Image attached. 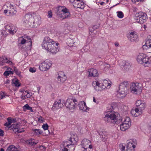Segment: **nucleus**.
I'll use <instances>...</instances> for the list:
<instances>
[{"instance_id":"obj_1","label":"nucleus","mask_w":151,"mask_h":151,"mask_svg":"<svg viewBox=\"0 0 151 151\" xmlns=\"http://www.w3.org/2000/svg\"><path fill=\"white\" fill-rule=\"evenodd\" d=\"M112 107L111 109L110 108L109 110H108L104 112V120L106 123L109 124H118L121 120L119 118L120 115L117 112L112 110L113 107L111 105H110V107Z\"/></svg>"},{"instance_id":"obj_2","label":"nucleus","mask_w":151,"mask_h":151,"mask_svg":"<svg viewBox=\"0 0 151 151\" xmlns=\"http://www.w3.org/2000/svg\"><path fill=\"white\" fill-rule=\"evenodd\" d=\"M59 45L58 43H56L49 37L47 36L44 37L42 46L43 48L49 52L50 54H55L59 51V49L55 46H58Z\"/></svg>"},{"instance_id":"obj_3","label":"nucleus","mask_w":151,"mask_h":151,"mask_svg":"<svg viewBox=\"0 0 151 151\" xmlns=\"http://www.w3.org/2000/svg\"><path fill=\"white\" fill-rule=\"evenodd\" d=\"M24 22L32 28H37L41 24L40 17L38 15L26 14L23 19Z\"/></svg>"},{"instance_id":"obj_4","label":"nucleus","mask_w":151,"mask_h":151,"mask_svg":"<svg viewBox=\"0 0 151 151\" xmlns=\"http://www.w3.org/2000/svg\"><path fill=\"white\" fill-rule=\"evenodd\" d=\"M128 87L129 84L127 81H124L119 85V93L121 97H124L127 95L128 92Z\"/></svg>"},{"instance_id":"obj_5","label":"nucleus","mask_w":151,"mask_h":151,"mask_svg":"<svg viewBox=\"0 0 151 151\" xmlns=\"http://www.w3.org/2000/svg\"><path fill=\"white\" fill-rule=\"evenodd\" d=\"M137 60L141 64H144L145 66H148L150 63V61L149 60L148 57L143 53L139 54L137 56Z\"/></svg>"},{"instance_id":"obj_6","label":"nucleus","mask_w":151,"mask_h":151,"mask_svg":"<svg viewBox=\"0 0 151 151\" xmlns=\"http://www.w3.org/2000/svg\"><path fill=\"white\" fill-rule=\"evenodd\" d=\"M7 8L6 9H5L4 10V13L5 14L8 13V15H10L12 16L14 14H16L17 11L15 10L14 7V5L9 3H8L6 5L4 6V8Z\"/></svg>"},{"instance_id":"obj_7","label":"nucleus","mask_w":151,"mask_h":151,"mask_svg":"<svg viewBox=\"0 0 151 151\" xmlns=\"http://www.w3.org/2000/svg\"><path fill=\"white\" fill-rule=\"evenodd\" d=\"M19 45H23L27 44V45L30 47L32 45V41L30 37L27 35H24L19 38Z\"/></svg>"},{"instance_id":"obj_8","label":"nucleus","mask_w":151,"mask_h":151,"mask_svg":"<svg viewBox=\"0 0 151 151\" xmlns=\"http://www.w3.org/2000/svg\"><path fill=\"white\" fill-rule=\"evenodd\" d=\"M131 125V122L129 117L124 118L122 123L120 126V129L123 131H125L129 128Z\"/></svg>"},{"instance_id":"obj_9","label":"nucleus","mask_w":151,"mask_h":151,"mask_svg":"<svg viewBox=\"0 0 151 151\" xmlns=\"http://www.w3.org/2000/svg\"><path fill=\"white\" fill-rule=\"evenodd\" d=\"M77 102L76 100L75 99H67L65 104L66 107L70 110H74L77 104L76 103Z\"/></svg>"},{"instance_id":"obj_10","label":"nucleus","mask_w":151,"mask_h":151,"mask_svg":"<svg viewBox=\"0 0 151 151\" xmlns=\"http://www.w3.org/2000/svg\"><path fill=\"white\" fill-rule=\"evenodd\" d=\"M130 89L132 93L137 94L138 92L140 93L142 89L139 83H132L130 85Z\"/></svg>"},{"instance_id":"obj_11","label":"nucleus","mask_w":151,"mask_h":151,"mask_svg":"<svg viewBox=\"0 0 151 151\" xmlns=\"http://www.w3.org/2000/svg\"><path fill=\"white\" fill-rule=\"evenodd\" d=\"M81 145L85 150L84 151H89V150L92 148L90 141L87 139H85L82 140Z\"/></svg>"},{"instance_id":"obj_12","label":"nucleus","mask_w":151,"mask_h":151,"mask_svg":"<svg viewBox=\"0 0 151 151\" xmlns=\"http://www.w3.org/2000/svg\"><path fill=\"white\" fill-rule=\"evenodd\" d=\"M51 65V63L49 61L47 60L41 63V65L39 66V68L42 71H45L48 70Z\"/></svg>"},{"instance_id":"obj_13","label":"nucleus","mask_w":151,"mask_h":151,"mask_svg":"<svg viewBox=\"0 0 151 151\" xmlns=\"http://www.w3.org/2000/svg\"><path fill=\"white\" fill-rule=\"evenodd\" d=\"M5 29L7 32L12 35L15 33L17 30V27L11 24L6 25L5 26Z\"/></svg>"},{"instance_id":"obj_14","label":"nucleus","mask_w":151,"mask_h":151,"mask_svg":"<svg viewBox=\"0 0 151 151\" xmlns=\"http://www.w3.org/2000/svg\"><path fill=\"white\" fill-rule=\"evenodd\" d=\"M136 108L141 112H142V110L144 109L146 106L145 102L141 100H139L136 101Z\"/></svg>"},{"instance_id":"obj_15","label":"nucleus","mask_w":151,"mask_h":151,"mask_svg":"<svg viewBox=\"0 0 151 151\" xmlns=\"http://www.w3.org/2000/svg\"><path fill=\"white\" fill-rule=\"evenodd\" d=\"M66 142H68V146H70V148L69 149V150H70V151H74L75 147L74 145H75V143L76 142L74 139L72 137H70L69 139Z\"/></svg>"},{"instance_id":"obj_16","label":"nucleus","mask_w":151,"mask_h":151,"mask_svg":"<svg viewBox=\"0 0 151 151\" xmlns=\"http://www.w3.org/2000/svg\"><path fill=\"white\" fill-rule=\"evenodd\" d=\"M70 16V14L69 10L65 8L59 17L64 19L69 17Z\"/></svg>"},{"instance_id":"obj_17","label":"nucleus","mask_w":151,"mask_h":151,"mask_svg":"<svg viewBox=\"0 0 151 151\" xmlns=\"http://www.w3.org/2000/svg\"><path fill=\"white\" fill-rule=\"evenodd\" d=\"M127 37L129 40L132 42L137 40L138 35L135 34L134 32H131L129 34H128Z\"/></svg>"},{"instance_id":"obj_18","label":"nucleus","mask_w":151,"mask_h":151,"mask_svg":"<svg viewBox=\"0 0 151 151\" xmlns=\"http://www.w3.org/2000/svg\"><path fill=\"white\" fill-rule=\"evenodd\" d=\"M92 85L97 91H101L104 90L103 88H102V86H101V83L98 81L93 82L92 83Z\"/></svg>"},{"instance_id":"obj_19","label":"nucleus","mask_w":151,"mask_h":151,"mask_svg":"<svg viewBox=\"0 0 151 151\" xmlns=\"http://www.w3.org/2000/svg\"><path fill=\"white\" fill-rule=\"evenodd\" d=\"M80 110L84 111H88V108L86 105V103L83 101H81L78 105Z\"/></svg>"},{"instance_id":"obj_20","label":"nucleus","mask_w":151,"mask_h":151,"mask_svg":"<svg viewBox=\"0 0 151 151\" xmlns=\"http://www.w3.org/2000/svg\"><path fill=\"white\" fill-rule=\"evenodd\" d=\"M147 19L146 14L143 13L142 15L138 18V19H136V20L137 22H138L140 24H142L146 22Z\"/></svg>"},{"instance_id":"obj_21","label":"nucleus","mask_w":151,"mask_h":151,"mask_svg":"<svg viewBox=\"0 0 151 151\" xmlns=\"http://www.w3.org/2000/svg\"><path fill=\"white\" fill-rule=\"evenodd\" d=\"M63 104L61 103V100L60 99L58 101H55L53 104L52 108L58 109L63 106Z\"/></svg>"},{"instance_id":"obj_22","label":"nucleus","mask_w":151,"mask_h":151,"mask_svg":"<svg viewBox=\"0 0 151 151\" xmlns=\"http://www.w3.org/2000/svg\"><path fill=\"white\" fill-rule=\"evenodd\" d=\"M73 5L75 8L83 9L84 7V3L83 2L76 1L73 3Z\"/></svg>"},{"instance_id":"obj_23","label":"nucleus","mask_w":151,"mask_h":151,"mask_svg":"<svg viewBox=\"0 0 151 151\" xmlns=\"http://www.w3.org/2000/svg\"><path fill=\"white\" fill-rule=\"evenodd\" d=\"M88 72L89 76L95 77L97 76L98 75V71L95 69L91 68L89 70Z\"/></svg>"},{"instance_id":"obj_24","label":"nucleus","mask_w":151,"mask_h":151,"mask_svg":"<svg viewBox=\"0 0 151 151\" xmlns=\"http://www.w3.org/2000/svg\"><path fill=\"white\" fill-rule=\"evenodd\" d=\"M131 113L133 116L137 117L142 114V112H141V111L136 108L135 109H132L131 110Z\"/></svg>"},{"instance_id":"obj_25","label":"nucleus","mask_w":151,"mask_h":151,"mask_svg":"<svg viewBox=\"0 0 151 151\" xmlns=\"http://www.w3.org/2000/svg\"><path fill=\"white\" fill-rule=\"evenodd\" d=\"M101 86H102V88H103V89H104L106 88L107 89L109 88L111 85L110 83L106 80H104L103 83H101Z\"/></svg>"},{"instance_id":"obj_26","label":"nucleus","mask_w":151,"mask_h":151,"mask_svg":"<svg viewBox=\"0 0 151 151\" xmlns=\"http://www.w3.org/2000/svg\"><path fill=\"white\" fill-rule=\"evenodd\" d=\"M99 134L103 141H105L107 138V134L106 132L105 131L100 132L99 133Z\"/></svg>"},{"instance_id":"obj_27","label":"nucleus","mask_w":151,"mask_h":151,"mask_svg":"<svg viewBox=\"0 0 151 151\" xmlns=\"http://www.w3.org/2000/svg\"><path fill=\"white\" fill-rule=\"evenodd\" d=\"M26 143L32 146H35L37 143V142L33 139H30L26 141Z\"/></svg>"},{"instance_id":"obj_28","label":"nucleus","mask_w":151,"mask_h":151,"mask_svg":"<svg viewBox=\"0 0 151 151\" xmlns=\"http://www.w3.org/2000/svg\"><path fill=\"white\" fill-rule=\"evenodd\" d=\"M65 7L63 6H59L56 8V13L59 17L63 11L64 10Z\"/></svg>"},{"instance_id":"obj_29","label":"nucleus","mask_w":151,"mask_h":151,"mask_svg":"<svg viewBox=\"0 0 151 151\" xmlns=\"http://www.w3.org/2000/svg\"><path fill=\"white\" fill-rule=\"evenodd\" d=\"M127 143V148H131L132 147L133 148H135V145H136V142H135L134 141L132 140H130L128 141Z\"/></svg>"},{"instance_id":"obj_30","label":"nucleus","mask_w":151,"mask_h":151,"mask_svg":"<svg viewBox=\"0 0 151 151\" xmlns=\"http://www.w3.org/2000/svg\"><path fill=\"white\" fill-rule=\"evenodd\" d=\"M146 44L149 46V48H151V36H148L146 40Z\"/></svg>"},{"instance_id":"obj_31","label":"nucleus","mask_w":151,"mask_h":151,"mask_svg":"<svg viewBox=\"0 0 151 151\" xmlns=\"http://www.w3.org/2000/svg\"><path fill=\"white\" fill-rule=\"evenodd\" d=\"M6 151H18V150L14 146L11 145L7 148Z\"/></svg>"},{"instance_id":"obj_32","label":"nucleus","mask_w":151,"mask_h":151,"mask_svg":"<svg viewBox=\"0 0 151 151\" xmlns=\"http://www.w3.org/2000/svg\"><path fill=\"white\" fill-rule=\"evenodd\" d=\"M75 42L73 40L70 38H68L67 40V43L69 46H73Z\"/></svg>"},{"instance_id":"obj_33","label":"nucleus","mask_w":151,"mask_h":151,"mask_svg":"<svg viewBox=\"0 0 151 151\" xmlns=\"http://www.w3.org/2000/svg\"><path fill=\"white\" fill-rule=\"evenodd\" d=\"M33 132L37 135H40L42 133V131L41 130L39 129H33Z\"/></svg>"},{"instance_id":"obj_34","label":"nucleus","mask_w":151,"mask_h":151,"mask_svg":"<svg viewBox=\"0 0 151 151\" xmlns=\"http://www.w3.org/2000/svg\"><path fill=\"white\" fill-rule=\"evenodd\" d=\"M63 76L64 78L59 76L58 77V81L61 83L64 82L66 80V78L65 77V75H64Z\"/></svg>"},{"instance_id":"obj_35","label":"nucleus","mask_w":151,"mask_h":151,"mask_svg":"<svg viewBox=\"0 0 151 151\" xmlns=\"http://www.w3.org/2000/svg\"><path fill=\"white\" fill-rule=\"evenodd\" d=\"M23 109L24 111H25L27 110H30L31 112H33V110L32 109V108L30 107L29 105L26 104L23 107Z\"/></svg>"},{"instance_id":"obj_36","label":"nucleus","mask_w":151,"mask_h":151,"mask_svg":"<svg viewBox=\"0 0 151 151\" xmlns=\"http://www.w3.org/2000/svg\"><path fill=\"white\" fill-rule=\"evenodd\" d=\"M27 91H23L22 92L21 98L22 99H25L26 98L27 95Z\"/></svg>"},{"instance_id":"obj_37","label":"nucleus","mask_w":151,"mask_h":151,"mask_svg":"<svg viewBox=\"0 0 151 151\" xmlns=\"http://www.w3.org/2000/svg\"><path fill=\"white\" fill-rule=\"evenodd\" d=\"M13 69L15 73L18 76H20L21 72L17 69L16 67L15 66L14 67Z\"/></svg>"},{"instance_id":"obj_38","label":"nucleus","mask_w":151,"mask_h":151,"mask_svg":"<svg viewBox=\"0 0 151 151\" xmlns=\"http://www.w3.org/2000/svg\"><path fill=\"white\" fill-rule=\"evenodd\" d=\"M12 86H15L17 87H19L20 86V83L18 80H16L14 82H13V81H12Z\"/></svg>"},{"instance_id":"obj_39","label":"nucleus","mask_w":151,"mask_h":151,"mask_svg":"<svg viewBox=\"0 0 151 151\" xmlns=\"http://www.w3.org/2000/svg\"><path fill=\"white\" fill-rule=\"evenodd\" d=\"M14 131L15 132H17V133H21L24 132V130L23 128H15L14 129Z\"/></svg>"},{"instance_id":"obj_40","label":"nucleus","mask_w":151,"mask_h":151,"mask_svg":"<svg viewBox=\"0 0 151 151\" xmlns=\"http://www.w3.org/2000/svg\"><path fill=\"white\" fill-rule=\"evenodd\" d=\"M13 72L11 70L9 71H6L4 73V75L5 76H8L10 74H13Z\"/></svg>"},{"instance_id":"obj_41","label":"nucleus","mask_w":151,"mask_h":151,"mask_svg":"<svg viewBox=\"0 0 151 151\" xmlns=\"http://www.w3.org/2000/svg\"><path fill=\"white\" fill-rule=\"evenodd\" d=\"M38 121L40 123H43L45 121V119L41 116H39L37 118Z\"/></svg>"},{"instance_id":"obj_42","label":"nucleus","mask_w":151,"mask_h":151,"mask_svg":"<svg viewBox=\"0 0 151 151\" xmlns=\"http://www.w3.org/2000/svg\"><path fill=\"white\" fill-rule=\"evenodd\" d=\"M117 17L119 18H122L124 17L123 13L121 11L117 12Z\"/></svg>"},{"instance_id":"obj_43","label":"nucleus","mask_w":151,"mask_h":151,"mask_svg":"<svg viewBox=\"0 0 151 151\" xmlns=\"http://www.w3.org/2000/svg\"><path fill=\"white\" fill-rule=\"evenodd\" d=\"M0 60L3 62L6 63V61L8 60L7 58L5 56H2L0 58Z\"/></svg>"},{"instance_id":"obj_44","label":"nucleus","mask_w":151,"mask_h":151,"mask_svg":"<svg viewBox=\"0 0 151 151\" xmlns=\"http://www.w3.org/2000/svg\"><path fill=\"white\" fill-rule=\"evenodd\" d=\"M131 67V65L130 63H126L124 66V69L128 70Z\"/></svg>"},{"instance_id":"obj_45","label":"nucleus","mask_w":151,"mask_h":151,"mask_svg":"<svg viewBox=\"0 0 151 151\" xmlns=\"http://www.w3.org/2000/svg\"><path fill=\"white\" fill-rule=\"evenodd\" d=\"M119 148L121 150V151H127V150H125V146L123 145L122 144H120L119 145Z\"/></svg>"},{"instance_id":"obj_46","label":"nucleus","mask_w":151,"mask_h":151,"mask_svg":"<svg viewBox=\"0 0 151 151\" xmlns=\"http://www.w3.org/2000/svg\"><path fill=\"white\" fill-rule=\"evenodd\" d=\"M143 13V12H142L136 13L135 14V17H136V18H135V19H138V18H139Z\"/></svg>"},{"instance_id":"obj_47","label":"nucleus","mask_w":151,"mask_h":151,"mask_svg":"<svg viewBox=\"0 0 151 151\" xmlns=\"http://www.w3.org/2000/svg\"><path fill=\"white\" fill-rule=\"evenodd\" d=\"M48 125L47 124H44L42 126V127L45 130H47L48 128Z\"/></svg>"},{"instance_id":"obj_48","label":"nucleus","mask_w":151,"mask_h":151,"mask_svg":"<svg viewBox=\"0 0 151 151\" xmlns=\"http://www.w3.org/2000/svg\"><path fill=\"white\" fill-rule=\"evenodd\" d=\"M6 95L3 92H1L0 93V99H2L3 98L5 97Z\"/></svg>"},{"instance_id":"obj_49","label":"nucleus","mask_w":151,"mask_h":151,"mask_svg":"<svg viewBox=\"0 0 151 151\" xmlns=\"http://www.w3.org/2000/svg\"><path fill=\"white\" fill-rule=\"evenodd\" d=\"M27 95L26 98H30L32 96V94L31 92L28 91L27 92Z\"/></svg>"},{"instance_id":"obj_50","label":"nucleus","mask_w":151,"mask_h":151,"mask_svg":"<svg viewBox=\"0 0 151 151\" xmlns=\"http://www.w3.org/2000/svg\"><path fill=\"white\" fill-rule=\"evenodd\" d=\"M36 70L35 68H30L29 69V71L32 73L35 72Z\"/></svg>"},{"instance_id":"obj_51","label":"nucleus","mask_w":151,"mask_h":151,"mask_svg":"<svg viewBox=\"0 0 151 151\" xmlns=\"http://www.w3.org/2000/svg\"><path fill=\"white\" fill-rule=\"evenodd\" d=\"M68 142H66V141H65V142H63V146L64 147L67 148V147H68Z\"/></svg>"},{"instance_id":"obj_52","label":"nucleus","mask_w":151,"mask_h":151,"mask_svg":"<svg viewBox=\"0 0 151 151\" xmlns=\"http://www.w3.org/2000/svg\"><path fill=\"white\" fill-rule=\"evenodd\" d=\"M149 48V46H148L147 44H146V43L142 46V48L144 50H147Z\"/></svg>"},{"instance_id":"obj_53","label":"nucleus","mask_w":151,"mask_h":151,"mask_svg":"<svg viewBox=\"0 0 151 151\" xmlns=\"http://www.w3.org/2000/svg\"><path fill=\"white\" fill-rule=\"evenodd\" d=\"M52 16V12L50 11L48 12V17L49 18H51Z\"/></svg>"},{"instance_id":"obj_54","label":"nucleus","mask_w":151,"mask_h":151,"mask_svg":"<svg viewBox=\"0 0 151 151\" xmlns=\"http://www.w3.org/2000/svg\"><path fill=\"white\" fill-rule=\"evenodd\" d=\"M6 63L9 64V65H14V63H13L11 61L8 60L7 61H6Z\"/></svg>"},{"instance_id":"obj_55","label":"nucleus","mask_w":151,"mask_h":151,"mask_svg":"<svg viewBox=\"0 0 151 151\" xmlns=\"http://www.w3.org/2000/svg\"><path fill=\"white\" fill-rule=\"evenodd\" d=\"M99 25L98 24L97 25H94L93 26L92 28H93V29H94V30H95L96 29H98L99 28Z\"/></svg>"},{"instance_id":"obj_56","label":"nucleus","mask_w":151,"mask_h":151,"mask_svg":"<svg viewBox=\"0 0 151 151\" xmlns=\"http://www.w3.org/2000/svg\"><path fill=\"white\" fill-rule=\"evenodd\" d=\"M40 148V150L44 151L45 150V146H40L39 147Z\"/></svg>"},{"instance_id":"obj_57","label":"nucleus","mask_w":151,"mask_h":151,"mask_svg":"<svg viewBox=\"0 0 151 151\" xmlns=\"http://www.w3.org/2000/svg\"><path fill=\"white\" fill-rule=\"evenodd\" d=\"M11 124L10 123H9L8 122H7L4 124V125L7 127H8Z\"/></svg>"},{"instance_id":"obj_58","label":"nucleus","mask_w":151,"mask_h":151,"mask_svg":"<svg viewBox=\"0 0 151 151\" xmlns=\"http://www.w3.org/2000/svg\"><path fill=\"white\" fill-rule=\"evenodd\" d=\"M7 120H8V122L9 123H10L11 124H12V120L11 118L10 117H8L7 118Z\"/></svg>"},{"instance_id":"obj_59","label":"nucleus","mask_w":151,"mask_h":151,"mask_svg":"<svg viewBox=\"0 0 151 151\" xmlns=\"http://www.w3.org/2000/svg\"><path fill=\"white\" fill-rule=\"evenodd\" d=\"M0 135L1 136H4V131L1 129H0Z\"/></svg>"},{"instance_id":"obj_60","label":"nucleus","mask_w":151,"mask_h":151,"mask_svg":"<svg viewBox=\"0 0 151 151\" xmlns=\"http://www.w3.org/2000/svg\"><path fill=\"white\" fill-rule=\"evenodd\" d=\"M144 0H132V1L134 3H136L137 2L141 1Z\"/></svg>"},{"instance_id":"obj_61","label":"nucleus","mask_w":151,"mask_h":151,"mask_svg":"<svg viewBox=\"0 0 151 151\" xmlns=\"http://www.w3.org/2000/svg\"><path fill=\"white\" fill-rule=\"evenodd\" d=\"M62 151H68V150L67 148L64 147L63 149H62Z\"/></svg>"},{"instance_id":"obj_62","label":"nucleus","mask_w":151,"mask_h":151,"mask_svg":"<svg viewBox=\"0 0 151 151\" xmlns=\"http://www.w3.org/2000/svg\"><path fill=\"white\" fill-rule=\"evenodd\" d=\"M89 30L91 32H93L94 30V29L92 28H90Z\"/></svg>"},{"instance_id":"obj_63","label":"nucleus","mask_w":151,"mask_h":151,"mask_svg":"<svg viewBox=\"0 0 151 151\" xmlns=\"http://www.w3.org/2000/svg\"><path fill=\"white\" fill-rule=\"evenodd\" d=\"M70 2L73 4V3L76 1V0H70Z\"/></svg>"},{"instance_id":"obj_64","label":"nucleus","mask_w":151,"mask_h":151,"mask_svg":"<svg viewBox=\"0 0 151 151\" xmlns=\"http://www.w3.org/2000/svg\"><path fill=\"white\" fill-rule=\"evenodd\" d=\"M93 101L95 103H98V102H96V99H95V98L94 97H93Z\"/></svg>"}]
</instances>
